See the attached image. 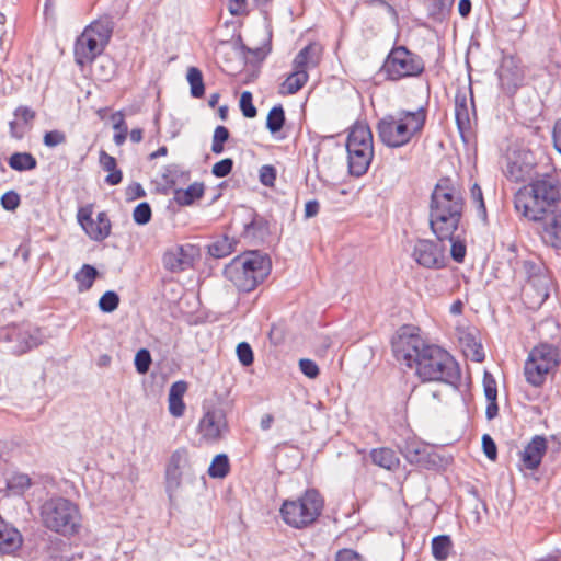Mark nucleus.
<instances>
[{
	"label": "nucleus",
	"mask_w": 561,
	"mask_h": 561,
	"mask_svg": "<svg viewBox=\"0 0 561 561\" xmlns=\"http://www.w3.org/2000/svg\"><path fill=\"white\" fill-rule=\"evenodd\" d=\"M394 358L408 368H415L423 381H438L458 387L460 369L455 358L444 348L427 344L415 328L401 327L391 340Z\"/></svg>",
	"instance_id": "1"
},
{
	"label": "nucleus",
	"mask_w": 561,
	"mask_h": 561,
	"mask_svg": "<svg viewBox=\"0 0 561 561\" xmlns=\"http://www.w3.org/2000/svg\"><path fill=\"white\" fill-rule=\"evenodd\" d=\"M425 121L426 112L422 107L387 115L377 124L378 137L389 148L403 147L422 131Z\"/></svg>",
	"instance_id": "2"
},
{
	"label": "nucleus",
	"mask_w": 561,
	"mask_h": 561,
	"mask_svg": "<svg viewBox=\"0 0 561 561\" xmlns=\"http://www.w3.org/2000/svg\"><path fill=\"white\" fill-rule=\"evenodd\" d=\"M515 210H547L561 204V181L546 173L531 180L515 194Z\"/></svg>",
	"instance_id": "3"
},
{
	"label": "nucleus",
	"mask_w": 561,
	"mask_h": 561,
	"mask_svg": "<svg viewBox=\"0 0 561 561\" xmlns=\"http://www.w3.org/2000/svg\"><path fill=\"white\" fill-rule=\"evenodd\" d=\"M271 273V261L257 251L236 256L224 270L225 277L240 291L256 288Z\"/></svg>",
	"instance_id": "4"
},
{
	"label": "nucleus",
	"mask_w": 561,
	"mask_h": 561,
	"mask_svg": "<svg viewBox=\"0 0 561 561\" xmlns=\"http://www.w3.org/2000/svg\"><path fill=\"white\" fill-rule=\"evenodd\" d=\"M43 525L62 536H72L81 528V514L77 504L62 496L47 499L41 506Z\"/></svg>",
	"instance_id": "5"
},
{
	"label": "nucleus",
	"mask_w": 561,
	"mask_h": 561,
	"mask_svg": "<svg viewBox=\"0 0 561 561\" xmlns=\"http://www.w3.org/2000/svg\"><path fill=\"white\" fill-rule=\"evenodd\" d=\"M324 500L321 494L309 489L296 500H286L279 510L284 523L296 529H304L312 524L321 515Z\"/></svg>",
	"instance_id": "6"
},
{
	"label": "nucleus",
	"mask_w": 561,
	"mask_h": 561,
	"mask_svg": "<svg viewBox=\"0 0 561 561\" xmlns=\"http://www.w3.org/2000/svg\"><path fill=\"white\" fill-rule=\"evenodd\" d=\"M197 480V471L186 448L175 449L164 466V488L170 502H175L180 491Z\"/></svg>",
	"instance_id": "7"
},
{
	"label": "nucleus",
	"mask_w": 561,
	"mask_h": 561,
	"mask_svg": "<svg viewBox=\"0 0 561 561\" xmlns=\"http://www.w3.org/2000/svg\"><path fill=\"white\" fill-rule=\"evenodd\" d=\"M348 171L353 176H362L367 171L374 158V139L368 125L356 124L352 127L347 141Z\"/></svg>",
	"instance_id": "8"
},
{
	"label": "nucleus",
	"mask_w": 561,
	"mask_h": 561,
	"mask_svg": "<svg viewBox=\"0 0 561 561\" xmlns=\"http://www.w3.org/2000/svg\"><path fill=\"white\" fill-rule=\"evenodd\" d=\"M425 70L423 58L405 46H394L387 55L380 73L389 81H400L421 76Z\"/></svg>",
	"instance_id": "9"
},
{
	"label": "nucleus",
	"mask_w": 561,
	"mask_h": 561,
	"mask_svg": "<svg viewBox=\"0 0 561 561\" xmlns=\"http://www.w3.org/2000/svg\"><path fill=\"white\" fill-rule=\"evenodd\" d=\"M42 335L37 328L30 323H12L0 327V348L20 356L38 346Z\"/></svg>",
	"instance_id": "10"
},
{
	"label": "nucleus",
	"mask_w": 561,
	"mask_h": 561,
	"mask_svg": "<svg viewBox=\"0 0 561 561\" xmlns=\"http://www.w3.org/2000/svg\"><path fill=\"white\" fill-rule=\"evenodd\" d=\"M527 280L523 286V298L528 308L537 309L548 299L551 278L542 263L525 261Z\"/></svg>",
	"instance_id": "11"
},
{
	"label": "nucleus",
	"mask_w": 561,
	"mask_h": 561,
	"mask_svg": "<svg viewBox=\"0 0 561 561\" xmlns=\"http://www.w3.org/2000/svg\"><path fill=\"white\" fill-rule=\"evenodd\" d=\"M536 165L534 152L530 149L518 147L508 153L504 173L513 182H525L531 179Z\"/></svg>",
	"instance_id": "12"
},
{
	"label": "nucleus",
	"mask_w": 561,
	"mask_h": 561,
	"mask_svg": "<svg viewBox=\"0 0 561 561\" xmlns=\"http://www.w3.org/2000/svg\"><path fill=\"white\" fill-rule=\"evenodd\" d=\"M228 430L226 412L221 407L205 409L198 422V433L204 442L207 444L218 443L225 437Z\"/></svg>",
	"instance_id": "13"
},
{
	"label": "nucleus",
	"mask_w": 561,
	"mask_h": 561,
	"mask_svg": "<svg viewBox=\"0 0 561 561\" xmlns=\"http://www.w3.org/2000/svg\"><path fill=\"white\" fill-rule=\"evenodd\" d=\"M463 197L458 185L449 178L438 181L432 193V210H462Z\"/></svg>",
	"instance_id": "14"
},
{
	"label": "nucleus",
	"mask_w": 561,
	"mask_h": 561,
	"mask_svg": "<svg viewBox=\"0 0 561 561\" xmlns=\"http://www.w3.org/2000/svg\"><path fill=\"white\" fill-rule=\"evenodd\" d=\"M198 256L199 250L193 244H173L163 252L162 265L171 273H181L193 267Z\"/></svg>",
	"instance_id": "15"
},
{
	"label": "nucleus",
	"mask_w": 561,
	"mask_h": 561,
	"mask_svg": "<svg viewBox=\"0 0 561 561\" xmlns=\"http://www.w3.org/2000/svg\"><path fill=\"white\" fill-rule=\"evenodd\" d=\"M413 260L422 267L440 270L446 266L445 248L428 239H417L412 248Z\"/></svg>",
	"instance_id": "16"
},
{
	"label": "nucleus",
	"mask_w": 561,
	"mask_h": 561,
	"mask_svg": "<svg viewBox=\"0 0 561 561\" xmlns=\"http://www.w3.org/2000/svg\"><path fill=\"white\" fill-rule=\"evenodd\" d=\"M78 221L85 233L95 241L104 240L111 232L107 213H77Z\"/></svg>",
	"instance_id": "17"
},
{
	"label": "nucleus",
	"mask_w": 561,
	"mask_h": 561,
	"mask_svg": "<svg viewBox=\"0 0 561 561\" xmlns=\"http://www.w3.org/2000/svg\"><path fill=\"white\" fill-rule=\"evenodd\" d=\"M430 226L438 240H453L459 228L461 213H430Z\"/></svg>",
	"instance_id": "18"
},
{
	"label": "nucleus",
	"mask_w": 561,
	"mask_h": 561,
	"mask_svg": "<svg viewBox=\"0 0 561 561\" xmlns=\"http://www.w3.org/2000/svg\"><path fill=\"white\" fill-rule=\"evenodd\" d=\"M534 221H543L542 239L554 248H561V213H523Z\"/></svg>",
	"instance_id": "19"
},
{
	"label": "nucleus",
	"mask_w": 561,
	"mask_h": 561,
	"mask_svg": "<svg viewBox=\"0 0 561 561\" xmlns=\"http://www.w3.org/2000/svg\"><path fill=\"white\" fill-rule=\"evenodd\" d=\"M104 47V43L99 42L96 37L84 30L75 44L76 62L80 66L91 62Z\"/></svg>",
	"instance_id": "20"
},
{
	"label": "nucleus",
	"mask_w": 561,
	"mask_h": 561,
	"mask_svg": "<svg viewBox=\"0 0 561 561\" xmlns=\"http://www.w3.org/2000/svg\"><path fill=\"white\" fill-rule=\"evenodd\" d=\"M270 214L254 213L252 220L244 225V237L255 242H264L277 232L276 222L270 219Z\"/></svg>",
	"instance_id": "21"
},
{
	"label": "nucleus",
	"mask_w": 561,
	"mask_h": 561,
	"mask_svg": "<svg viewBox=\"0 0 561 561\" xmlns=\"http://www.w3.org/2000/svg\"><path fill=\"white\" fill-rule=\"evenodd\" d=\"M501 87L507 93H514L523 83L524 72L513 58H504L499 68Z\"/></svg>",
	"instance_id": "22"
},
{
	"label": "nucleus",
	"mask_w": 561,
	"mask_h": 561,
	"mask_svg": "<svg viewBox=\"0 0 561 561\" xmlns=\"http://www.w3.org/2000/svg\"><path fill=\"white\" fill-rule=\"evenodd\" d=\"M547 439L543 436L536 435L520 451L522 467L527 470H536L547 451Z\"/></svg>",
	"instance_id": "23"
},
{
	"label": "nucleus",
	"mask_w": 561,
	"mask_h": 561,
	"mask_svg": "<svg viewBox=\"0 0 561 561\" xmlns=\"http://www.w3.org/2000/svg\"><path fill=\"white\" fill-rule=\"evenodd\" d=\"M527 359H533L553 371L560 364V352L554 345L540 343L531 348Z\"/></svg>",
	"instance_id": "24"
},
{
	"label": "nucleus",
	"mask_w": 561,
	"mask_h": 561,
	"mask_svg": "<svg viewBox=\"0 0 561 561\" xmlns=\"http://www.w3.org/2000/svg\"><path fill=\"white\" fill-rule=\"evenodd\" d=\"M23 543L21 533L0 516V553L11 554Z\"/></svg>",
	"instance_id": "25"
},
{
	"label": "nucleus",
	"mask_w": 561,
	"mask_h": 561,
	"mask_svg": "<svg viewBox=\"0 0 561 561\" xmlns=\"http://www.w3.org/2000/svg\"><path fill=\"white\" fill-rule=\"evenodd\" d=\"M323 48L318 43H310L302 48L293 61L294 69H302L308 72L309 69L316 68L322 57Z\"/></svg>",
	"instance_id": "26"
},
{
	"label": "nucleus",
	"mask_w": 561,
	"mask_h": 561,
	"mask_svg": "<svg viewBox=\"0 0 561 561\" xmlns=\"http://www.w3.org/2000/svg\"><path fill=\"white\" fill-rule=\"evenodd\" d=\"M473 112L472 95L468 98L463 91H458L455 95V116L460 131L470 128V115Z\"/></svg>",
	"instance_id": "27"
},
{
	"label": "nucleus",
	"mask_w": 561,
	"mask_h": 561,
	"mask_svg": "<svg viewBox=\"0 0 561 561\" xmlns=\"http://www.w3.org/2000/svg\"><path fill=\"white\" fill-rule=\"evenodd\" d=\"M187 390V382L184 380L175 381L171 385L169 389V412L174 417L183 416L185 412V403L183 401V397Z\"/></svg>",
	"instance_id": "28"
},
{
	"label": "nucleus",
	"mask_w": 561,
	"mask_h": 561,
	"mask_svg": "<svg viewBox=\"0 0 561 561\" xmlns=\"http://www.w3.org/2000/svg\"><path fill=\"white\" fill-rule=\"evenodd\" d=\"M459 342L465 356L472 362L481 363L484 360V351L481 343L471 332H461Z\"/></svg>",
	"instance_id": "29"
},
{
	"label": "nucleus",
	"mask_w": 561,
	"mask_h": 561,
	"mask_svg": "<svg viewBox=\"0 0 561 561\" xmlns=\"http://www.w3.org/2000/svg\"><path fill=\"white\" fill-rule=\"evenodd\" d=\"M401 454L410 463L423 465L428 456V447L416 439H408L401 447Z\"/></svg>",
	"instance_id": "30"
},
{
	"label": "nucleus",
	"mask_w": 561,
	"mask_h": 561,
	"mask_svg": "<svg viewBox=\"0 0 561 561\" xmlns=\"http://www.w3.org/2000/svg\"><path fill=\"white\" fill-rule=\"evenodd\" d=\"M552 370L546 368L545 366L538 364L537 362L533 360V359H527L525 360V364H524V375H525V379L526 381L534 386V387H541L546 380H547V376L551 373Z\"/></svg>",
	"instance_id": "31"
},
{
	"label": "nucleus",
	"mask_w": 561,
	"mask_h": 561,
	"mask_svg": "<svg viewBox=\"0 0 561 561\" xmlns=\"http://www.w3.org/2000/svg\"><path fill=\"white\" fill-rule=\"evenodd\" d=\"M370 459L374 465L387 470H396L400 465L396 453L387 447L371 449Z\"/></svg>",
	"instance_id": "32"
},
{
	"label": "nucleus",
	"mask_w": 561,
	"mask_h": 561,
	"mask_svg": "<svg viewBox=\"0 0 561 561\" xmlns=\"http://www.w3.org/2000/svg\"><path fill=\"white\" fill-rule=\"evenodd\" d=\"M114 23L112 19L110 16H102L99 20L92 22L84 30L96 37L99 42H102L106 45L111 38Z\"/></svg>",
	"instance_id": "33"
},
{
	"label": "nucleus",
	"mask_w": 561,
	"mask_h": 561,
	"mask_svg": "<svg viewBox=\"0 0 561 561\" xmlns=\"http://www.w3.org/2000/svg\"><path fill=\"white\" fill-rule=\"evenodd\" d=\"M308 72L302 69H294L287 77L280 88V92L285 94L297 93L308 81Z\"/></svg>",
	"instance_id": "34"
},
{
	"label": "nucleus",
	"mask_w": 561,
	"mask_h": 561,
	"mask_svg": "<svg viewBox=\"0 0 561 561\" xmlns=\"http://www.w3.org/2000/svg\"><path fill=\"white\" fill-rule=\"evenodd\" d=\"M236 243L234 238L224 234L209 244L208 252L217 259L226 257L234 251Z\"/></svg>",
	"instance_id": "35"
},
{
	"label": "nucleus",
	"mask_w": 561,
	"mask_h": 561,
	"mask_svg": "<svg viewBox=\"0 0 561 561\" xmlns=\"http://www.w3.org/2000/svg\"><path fill=\"white\" fill-rule=\"evenodd\" d=\"M98 276V271L90 264H84L76 274L75 280L78 285V291H88L92 286Z\"/></svg>",
	"instance_id": "36"
},
{
	"label": "nucleus",
	"mask_w": 561,
	"mask_h": 561,
	"mask_svg": "<svg viewBox=\"0 0 561 561\" xmlns=\"http://www.w3.org/2000/svg\"><path fill=\"white\" fill-rule=\"evenodd\" d=\"M100 164L103 170L108 172L105 182L110 185H116L122 181V172L116 169V160L105 151L100 152Z\"/></svg>",
	"instance_id": "37"
},
{
	"label": "nucleus",
	"mask_w": 561,
	"mask_h": 561,
	"mask_svg": "<svg viewBox=\"0 0 561 561\" xmlns=\"http://www.w3.org/2000/svg\"><path fill=\"white\" fill-rule=\"evenodd\" d=\"M32 486V479L26 473L15 472L7 480L8 491L12 495H22Z\"/></svg>",
	"instance_id": "38"
},
{
	"label": "nucleus",
	"mask_w": 561,
	"mask_h": 561,
	"mask_svg": "<svg viewBox=\"0 0 561 561\" xmlns=\"http://www.w3.org/2000/svg\"><path fill=\"white\" fill-rule=\"evenodd\" d=\"M204 194L203 183H193L186 190H180L175 193V201L181 206H188L194 201L201 198Z\"/></svg>",
	"instance_id": "39"
},
{
	"label": "nucleus",
	"mask_w": 561,
	"mask_h": 561,
	"mask_svg": "<svg viewBox=\"0 0 561 561\" xmlns=\"http://www.w3.org/2000/svg\"><path fill=\"white\" fill-rule=\"evenodd\" d=\"M453 543L447 535L436 536L432 540V554L437 561H446L449 557Z\"/></svg>",
	"instance_id": "40"
},
{
	"label": "nucleus",
	"mask_w": 561,
	"mask_h": 561,
	"mask_svg": "<svg viewBox=\"0 0 561 561\" xmlns=\"http://www.w3.org/2000/svg\"><path fill=\"white\" fill-rule=\"evenodd\" d=\"M9 165L15 171H30L36 168V159L28 152H15L9 159Z\"/></svg>",
	"instance_id": "41"
},
{
	"label": "nucleus",
	"mask_w": 561,
	"mask_h": 561,
	"mask_svg": "<svg viewBox=\"0 0 561 561\" xmlns=\"http://www.w3.org/2000/svg\"><path fill=\"white\" fill-rule=\"evenodd\" d=\"M186 80L190 83L191 95L193 98H202L205 92L202 71L196 67H190L186 73Z\"/></svg>",
	"instance_id": "42"
},
{
	"label": "nucleus",
	"mask_w": 561,
	"mask_h": 561,
	"mask_svg": "<svg viewBox=\"0 0 561 561\" xmlns=\"http://www.w3.org/2000/svg\"><path fill=\"white\" fill-rule=\"evenodd\" d=\"M229 469L230 465L228 456L226 454H219L213 459L208 468V474L211 478L222 479L229 473Z\"/></svg>",
	"instance_id": "43"
},
{
	"label": "nucleus",
	"mask_w": 561,
	"mask_h": 561,
	"mask_svg": "<svg viewBox=\"0 0 561 561\" xmlns=\"http://www.w3.org/2000/svg\"><path fill=\"white\" fill-rule=\"evenodd\" d=\"M285 122V113L282 105L274 106L267 115L266 127L272 134L279 131Z\"/></svg>",
	"instance_id": "44"
},
{
	"label": "nucleus",
	"mask_w": 561,
	"mask_h": 561,
	"mask_svg": "<svg viewBox=\"0 0 561 561\" xmlns=\"http://www.w3.org/2000/svg\"><path fill=\"white\" fill-rule=\"evenodd\" d=\"M455 0H427V10L432 16L445 18L454 5Z\"/></svg>",
	"instance_id": "45"
},
{
	"label": "nucleus",
	"mask_w": 561,
	"mask_h": 561,
	"mask_svg": "<svg viewBox=\"0 0 561 561\" xmlns=\"http://www.w3.org/2000/svg\"><path fill=\"white\" fill-rule=\"evenodd\" d=\"M118 305H119V296L117 295V293H115L113 290L105 291L101 296L99 304H98L100 310L105 313L113 312L114 310L117 309Z\"/></svg>",
	"instance_id": "46"
},
{
	"label": "nucleus",
	"mask_w": 561,
	"mask_h": 561,
	"mask_svg": "<svg viewBox=\"0 0 561 561\" xmlns=\"http://www.w3.org/2000/svg\"><path fill=\"white\" fill-rule=\"evenodd\" d=\"M229 138V130L225 126H217L211 144V151L216 154H220L224 151V144Z\"/></svg>",
	"instance_id": "47"
},
{
	"label": "nucleus",
	"mask_w": 561,
	"mask_h": 561,
	"mask_svg": "<svg viewBox=\"0 0 561 561\" xmlns=\"http://www.w3.org/2000/svg\"><path fill=\"white\" fill-rule=\"evenodd\" d=\"M151 362V355L147 348H141L136 353L135 367L139 374L148 373Z\"/></svg>",
	"instance_id": "48"
},
{
	"label": "nucleus",
	"mask_w": 561,
	"mask_h": 561,
	"mask_svg": "<svg viewBox=\"0 0 561 561\" xmlns=\"http://www.w3.org/2000/svg\"><path fill=\"white\" fill-rule=\"evenodd\" d=\"M240 108L242 114L248 118H253L256 116L257 111L256 107L252 103V93L249 91H244L240 98Z\"/></svg>",
	"instance_id": "49"
},
{
	"label": "nucleus",
	"mask_w": 561,
	"mask_h": 561,
	"mask_svg": "<svg viewBox=\"0 0 561 561\" xmlns=\"http://www.w3.org/2000/svg\"><path fill=\"white\" fill-rule=\"evenodd\" d=\"M449 241L451 242L450 255L453 260L457 263H461L467 252L465 242L459 240V236L454 237L453 240Z\"/></svg>",
	"instance_id": "50"
},
{
	"label": "nucleus",
	"mask_w": 561,
	"mask_h": 561,
	"mask_svg": "<svg viewBox=\"0 0 561 561\" xmlns=\"http://www.w3.org/2000/svg\"><path fill=\"white\" fill-rule=\"evenodd\" d=\"M237 356L243 366H250L253 363V351L249 343L241 342L237 346Z\"/></svg>",
	"instance_id": "51"
},
{
	"label": "nucleus",
	"mask_w": 561,
	"mask_h": 561,
	"mask_svg": "<svg viewBox=\"0 0 561 561\" xmlns=\"http://www.w3.org/2000/svg\"><path fill=\"white\" fill-rule=\"evenodd\" d=\"M66 141V135L65 133L60 130H50L45 133L43 142L46 147L54 148L56 146H59Z\"/></svg>",
	"instance_id": "52"
},
{
	"label": "nucleus",
	"mask_w": 561,
	"mask_h": 561,
	"mask_svg": "<svg viewBox=\"0 0 561 561\" xmlns=\"http://www.w3.org/2000/svg\"><path fill=\"white\" fill-rule=\"evenodd\" d=\"M233 168V161L230 158H226L220 160L219 162H216L213 165L211 172L217 178H224L227 176Z\"/></svg>",
	"instance_id": "53"
},
{
	"label": "nucleus",
	"mask_w": 561,
	"mask_h": 561,
	"mask_svg": "<svg viewBox=\"0 0 561 561\" xmlns=\"http://www.w3.org/2000/svg\"><path fill=\"white\" fill-rule=\"evenodd\" d=\"M470 197L472 201V207L477 210H485V204L481 187L474 183L470 188Z\"/></svg>",
	"instance_id": "54"
},
{
	"label": "nucleus",
	"mask_w": 561,
	"mask_h": 561,
	"mask_svg": "<svg viewBox=\"0 0 561 561\" xmlns=\"http://www.w3.org/2000/svg\"><path fill=\"white\" fill-rule=\"evenodd\" d=\"M299 368H300L301 373L309 378H316L319 375V367L316 364V362H313L311 359H308V358L300 359Z\"/></svg>",
	"instance_id": "55"
},
{
	"label": "nucleus",
	"mask_w": 561,
	"mask_h": 561,
	"mask_svg": "<svg viewBox=\"0 0 561 561\" xmlns=\"http://www.w3.org/2000/svg\"><path fill=\"white\" fill-rule=\"evenodd\" d=\"M20 204V196L14 191H9L1 197V205L5 210H14Z\"/></svg>",
	"instance_id": "56"
},
{
	"label": "nucleus",
	"mask_w": 561,
	"mask_h": 561,
	"mask_svg": "<svg viewBox=\"0 0 561 561\" xmlns=\"http://www.w3.org/2000/svg\"><path fill=\"white\" fill-rule=\"evenodd\" d=\"M482 447H483V451H484L485 456L490 460L496 459V456H497L496 445L490 435L484 434L482 436Z\"/></svg>",
	"instance_id": "57"
},
{
	"label": "nucleus",
	"mask_w": 561,
	"mask_h": 561,
	"mask_svg": "<svg viewBox=\"0 0 561 561\" xmlns=\"http://www.w3.org/2000/svg\"><path fill=\"white\" fill-rule=\"evenodd\" d=\"M276 179L275 168L272 165H263L260 169V181L262 184L270 186L274 184Z\"/></svg>",
	"instance_id": "58"
},
{
	"label": "nucleus",
	"mask_w": 561,
	"mask_h": 561,
	"mask_svg": "<svg viewBox=\"0 0 561 561\" xmlns=\"http://www.w3.org/2000/svg\"><path fill=\"white\" fill-rule=\"evenodd\" d=\"M14 115L23 121L24 125H30L35 118V112L27 106H19Z\"/></svg>",
	"instance_id": "59"
},
{
	"label": "nucleus",
	"mask_w": 561,
	"mask_h": 561,
	"mask_svg": "<svg viewBox=\"0 0 561 561\" xmlns=\"http://www.w3.org/2000/svg\"><path fill=\"white\" fill-rule=\"evenodd\" d=\"M484 394L488 401H496L497 390L494 379L484 378Z\"/></svg>",
	"instance_id": "60"
},
{
	"label": "nucleus",
	"mask_w": 561,
	"mask_h": 561,
	"mask_svg": "<svg viewBox=\"0 0 561 561\" xmlns=\"http://www.w3.org/2000/svg\"><path fill=\"white\" fill-rule=\"evenodd\" d=\"M10 127V135L14 139H22L27 130V128L21 124H19L16 121H12L9 123Z\"/></svg>",
	"instance_id": "61"
},
{
	"label": "nucleus",
	"mask_w": 561,
	"mask_h": 561,
	"mask_svg": "<svg viewBox=\"0 0 561 561\" xmlns=\"http://www.w3.org/2000/svg\"><path fill=\"white\" fill-rule=\"evenodd\" d=\"M245 0H229L228 9L232 15H240L245 12Z\"/></svg>",
	"instance_id": "62"
},
{
	"label": "nucleus",
	"mask_w": 561,
	"mask_h": 561,
	"mask_svg": "<svg viewBox=\"0 0 561 561\" xmlns=\"http://www.w3.org/2000/svg\"><path fill=\"white\" fill-rule=\"evenodd\" d=\"M335 561H362L360 557L351 549L340 550Z\"/></svg>",
	"instance_id": "63"
},
{
	"label": "nucleus",
	"mask_w": 561,
	"mask_h": 561,
	"mask_svg": "<svg viewBox=\"0 0 561 561\" xmlns=\"http://www.w3.org/2000/svg\"><path fill=\"white\" fill-rule=\"evenodd\" d=\"M145 195V191L139 183H133L126 190L127 199H136Z\"/></svg>",
	"instance_id": "64"
}]
</instances>
